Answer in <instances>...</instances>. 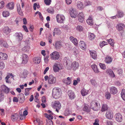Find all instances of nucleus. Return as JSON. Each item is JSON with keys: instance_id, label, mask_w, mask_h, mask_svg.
<instances>
[{"instance_id": "obj_41", "label": "nucleus", "mask_w": 125, "mask_h": 125, "mask_svg": "<svg viewBox=\"0 0 125 125\" xmlns=\"http://www.w3.org/2000/svg\"><path fill=\"white\" fill-rule=\"evenodd\" d=\"M2 15L4 17H7L10 15V13L8 11H5L3 12Z\"/></svg>"}, {"instance_id": "obj_52", "label": "nucleus", "mask_w": 125, "mask_h": 125, "mask_svg": "<svg viewBox=\"0 0 125 125\" xmlns=\"http://www.w3.org/2000/svg\"><path fill=\"white\" fill-rule=\"evenodd\" d=\"M76 29L78 31H83V27L81 25H78L76 27Z\"/></svg>"}, {"instance_id": "obj_13", "label": "nucleus", "mask_w": 125, "mask_h": 125, "mask_svg": "<svg viewBox=\"0 0 125 125\" xmlns=\"http://www.w3.org/2000/svg\"><path fill=\"white\" fill-rule=\"evenodd\" d=\"M69 98L71 100L74 99L75 97L74 93L72 90L69 91L68 92Z\"/></svg>"}, {"instance_id": "obj_8", "label": "nucleus", "mask_w": 125, "mask_h": 125, "mask_svg": "<svg viewBox=\"0 0 125 125\" xmlns=\"http://www.w3.org/2000/svg\"><path fill=\"white\" fill-rule=\"evenodd\" d=\"M115 118L116 120L118 122H121L122 120L123 117L121 114L118 113L116 114L115 116Z\"/></svg>"}, {"instance_id": "obj_62", "label": "nucleus", "mask_w": 125, "mask_h": 125, "mask_svg": "<svg viewBox=\"0 0 125 125\" xmlns=\"http://www.w3.org/2000/svg\"><path fill=\"white\" fill-rule=\"evenodd\" d=\"M4 6V2L3 1L0 2V9H2Z\"/></svg>"}, {"instance_id": "obj_61", "label": "nucleus", "mask_w": 125, "mask_h": 125, "mask_svg": "<svg viewBox=\"0 0 125 125\" xmlns=\"http://www.w3.org/2000/svg\"><path fill=\"white\" fill-rule=\"evenodd\" d=\"M90 82L91 83V84L93 86H95L96 84L95 81L94 80H90Z\"/></svg>"}, {"instance_id": "obj_45", "label": "nucleus", "mask_w": 125, "mask_h": 125, "mask_svg": "<svg viewBox=\"0 0 125 125\" xmlns=\"http://www.w3.org/2000/svg\"><path fill=\"white\" fill-rule=\"evenodd\" d=\"M44 115L45 117L49 120H52L53 118V116L51 115H48L47 114L45 113Z\"/></svg>"}, {"instance_id": "obj_44", "label": "nucleus", "mask_w": 125, "mask_h": 125, "mask_svg": "<svg viewBox=\"0 0 125 125\" xmlns=\"http://www.w3.org/2000/svg\"><path fill=\"white\" fill-rule=\"evenodd\" d=\"M108 108V107L107 105L106 104H103L102 108V112L106 110Z\"/></svg>"}, {"instance_id": "obj_6", "label": "nucleus", "mask_w": 125, "mask_h": 125, "mask_svg": "<svg viewBox=\"0 0 125 125\" xmlns=\"http://www.w3.org/2000/svg\"><path fill=\"white\" fill-rule=\"evenodd\" d=\"M56 19L58 22L62 23H63V21L65 20V17L62 14H57L56 16Z\"/></svg>"}, {"instance_id": "obj_36", "label": "nucleus", "mask_w": 125, "mask_h": 125, "mask_svg": "<svg viewBox=\"0 0 125 125\" xmlns=\"http://www.w3.org/2000/svg\"><path fill=\"white\" fill-rule=\"evenodd\" d=\"M17 10L19 14L21 15H23V13L21 10L20 5L19 4H18L17 5Z\"/></svg>"}, {"instance_id": "obj_43", "label": "nucleus", "mask_w": 125, "mask_h": 125, "mask_svg": "<svg viewBox=\"0 0 125 125\" xmlns=\"http://www.w3.org/2000/svg\"><path fill=\"white\" fill-rule=\"evenodd\" d=\"M107 41L109 43L112 47L114 46V42L113 40L110 39L109 40H107Z\"/></svg>"}, {"instance_id": "obj_29", "label": "nucleus", "mask_w": 125, "mask_h": 125, "mask_svg": "<svg viewBox=\"0 0 125 125\" xmlns=\"http://www.w3.org/2000/svg\"><path fill=\"white\" fill-rule=\"evenodd\" d=\"M18 115L17 114H14L11 115V118L13 121H15L18 119Z\"/></svg>"}, {"instance_id": "obj_35", "label": "nucleus", "mask_w": 125, "mask_h": 125, "mask_svg": "<svg viewBox=\"0 0 125 125\" xmlns=\"http://www.w3.org/2000/svg\"><path fill=\"white\" fill-rule=\"evenodd\" d=\"M73 54L76 57L78 56L79 53V51L78 50L75 48H74L72 50Z\"/></svg>"}, {"instance_id": "obj_19", "label": "nucleus", "mask_w": 125, "mask_h": 125, "mask_svg": "<svg viewBox=\"0 0 125 125\" xmlns=\"http://www.w3.org/2000/svg\"><path fill=\"white\" fill-rule=\"evenodd\" d=\"M69 39L75 46H77L78 44V40L76 38L72 36H70L69 38Z\"/></svg>"}, {"instance_id": "obj_48", "label": "nucleus", "mask_w": 125, "mask_h": 125, "mask_svg": "<svg viewBox=\"0 0 125 125\" xmlns=\"http://www.w3.org/2000/svg\"><path fill=\"white\" fill-rule=\"evenodd\" d=\"M111 95L110 93L107 92L105 93V96L107 99H109L111 97Z\"/></svg>"}, {"instance_id": "obj_21", "label": "nucleus", "mask_w": 125, "mask_h": 125, "mask_svg": "<svg viewBox=\"0 0 125 125\" xmlns=\"http://www.w3.org/2000/svg\"><path fill=\"white\" fill-rule=\"evenodd\" d=\"M62 82L65 84L67 85H69L71 83V78L68 77L67 79H64L62 80Z\"/></svg>"}, {"instance_id": "obj_31", "label": "nucleus", "mask_w": 125, "mask_h": 125, "mask_svg": "<svg viewBox=\"0 0 125 125\" xmlns=\"http://www.w3.org/2000/svg\"><path fill=\"white\" fill-rule=\"evenodd\" d=\"M112 59L110 57L107 56L105 59V62L107 64H110L111 63L112 61Z\"/></svg>"}, {"instance_id": "obj_12", "label": "nucleus", "mask_w": 125, "mask_h": 125, "mask_svg": "<svg viewBox=\"0 0 125 125\" xmlns=\"http://www.w3.org/2000/svg\"><path fill=\"white\" fill-rule=\"evenodd\" d=\"M28 55L25 54H23L22 55V63L24 64H26L28 62Z\"/></svg>"}, {"instance_id": "obj_15", "label": "nucleus", "mask_w": 125, "mask_h": 125, "mask_svg": "<svg viewBox=\"0 0 125 125\" xmlns=\"http://www.w3.org/2000/svg\"><path fill=\"white\" fill-rule=\"evenodd\" d=\"M77 7L79 9L82 10L84 7L83 3L80 1H77Z\"/></svg>"}, {"instance_id": "obj_23", "label": "nucleus", "mask_w": 125, "mask_h": 125, "mask_svg": "<svg viewBox=\"0 0 125 125\" xmlns=\"http://www.w3.org/2000/svg\"><path fill=\"white\" fill-rule=\"evenodd\" d=\"M110 92L111 94H114L117 93L118 91L116 88L114 86H112L110 88Z\"/></svg>"}, {"instance_id": "obj_28", "label": "nucleus", "mask_w": 125, "mask_h": 125, "mask_svg": "<svg viewBox=\"0 0 125 125\" xmlns=\"http://www.w3.org/2000/svg\"><path fill=\"white\" fill-rule=\"evenodd\" d=\"M54 46L56 49H60L62 46L61 43L59 41H57L56 42Z\"/></svg>"}, {"instance_id": "obj_55", "label": "nucleus", "mask_w": 125, "mask_h": 125, "mask_svg": "<svg viewBox=\"0 0 125 125\" xmlns=\"http://www.w3.org/2000/svg\"><path fill=\"white\" fill-rule=\"evenodd\" d=\"M51 0H44L45 3L47 5H49L51 4Z\"/></svg>"}, {"instance_id": "obj_32", "label": "nucleus", "mask_w": 125, "mask_h": 125, "mask_svg": "<svg viewBox=\"0 0 125 125\" xmlns=\"http://www.w3.org/2000/svg\"><path fill=\"white\" fill-rule=\"evenodd\" d=\"M81 93L83 96H85L87 95L88 93V91L84 88H83L81 91Z\"/></svg>"}, {"instance_id": "obj_58", "label": "nucleus", "mask_w": 125, "mask_h": 125, "mask_svg": "<svg viewBox=\"0 0 125 125\" xmlns=\"http://www.w3.org/2000/svg\"><path fill=\"white\" fill-rule=\"evenodd\" d=\"M49 57L48 55H46L45 56H44V60L45 62L46 63H47L48 62V58Z\"/></svg>"}, {"instance_id": "obj_46", "label": "nucleus", "mask_w": 125, "mask_h": 125, "mask_svg": "<svg viewBox=\"0 0 125 125\" xmlns=\"http://www.w3.org/2000/svg\"><path fill=\"white\" fill-rule=\"evenodd\" d=\"M31 89V88H26L25 90V95L27 96L30 94L29 91Z\"/></svg>"}, {"instance_id": "obj_64", "label": "nucleus", "mask_w": 125, "mask_h": 125, "mask_svg": "<svg viewBox=\"0 0 125 125\" xmlns=\"http://www.w3.org/2000/svg\"><path fill=\"white\" fill-rule=\"evenodd\" d=\"M107 125H113V122L111 121H108L107 122Z\"/></svg>"}, {"instance_id": "obj_25", "label": "nucleus", "mask_w": 125, "mask_h": 125, "mask_svg": "<svg viewBox=\"0 0 125 125\" xmlns=\"http://www.w3.org/2000/svg\"><path fill=\"white\" fill-rule=\"evenodd\" d=\"M60 66L59 64L55 63L53 66L54 71L55 72H58L60 70Z\"/></svg>"}, {"instance_id": "obj_16", "label": "nucleus", "mask_w": 125, "mask_h": 125, "mask_svg": "<svg viewBox=\"0 0 125 125\" xmlns=\"http://www.w3.org/2000/svg\"><path fill=\"white\" fill-rule=\"evenodd\" d=\"M61 33V31L60 29L58 28H54L53 31V36L54 37L55 34L59 35Z\"/></svg>"}, {"instance_id": "obj_5", "label": "nucleus", "mask_w": 125, "mask_h": 125, "mask_svg": "<svg viewBox=\"0 0 125 125\" xmlns=\"http://www.w3.org/2000/svg\"><path fill=\"white\" fill-rule=\"evenodd\" d=\"M50 56L51 59L54 60H58L60 56L59 52L56 51L53 52L50 54Z\"/></svg>"}, {"instance_id": "obj_14", "label": "nucleus", "mask_w": 125, "mask_h": 125, "mask_svg": "<svg viewBox=\"0 0 125 125\" xmlns=\"http://www.w3.org/2000/svg\"><path fill=\"white\" fill-rule=\"evenodd\" d=\"M125 27L123 24L120 23L117 24L116 27L118 31H121L123 30Z\"/></svg>"}, {"instance_id": "obj_42", "label": "nucleus", "mask_w": 125, "mask_h": 125, "mask_svg": "<svg viewBox=\"0 0 125 125\" xmlns=\"http://www.w3.org/2000/svg\"><path fill=\"white\" fill-rule=\"evenodd\" d=\"M83 110V111L88 112H89L90 111V109L88 107L87 105H85L84 106Z\"/></svg>"}, {"instance_id": "obj_22", "label": "nucleus", "mask_w": 125, "mask_h": 125, "mask_svg": "<svg viewBox=\"0 0 125 125\" xmlns=\"http://www.w3.org/2000/svg\"><path fill=\"white\" fill-rule=\"evenodd\" d=\"M90 52L91 56L94 59H95L97 58V54L96 51H90Z\"/></svg>"}, {"instance_id": "obj_60", "label": "nucleus", "mask_w": 125, "mask_h": 125, "mask_svg": "<svg viewBox=\"0 0 125 125\" xmlns=\"http://www.w3.org/2000/svg\"><path fill=\"white\" fill-rule=\"evenodd\" d=\"M36 121L38 123L39 125H42L43 124V122L39 119H36Z\"/></svg>"}, {"instance_id": "obj_40", "label": "nucleus", "mask_w": 125, "mask_h": 125, "mask_svg": "<svg viewBox=\"0 0 125 125\" xmlns=\"http://www.w3.org/2000/svg\"><path fill=\"white\" fill-rule=\"evenodd\" d=\"M30 49V47L27 45L23 48L22 49V50L24 52H28Z\"/></svg>"}, {"instance_id": "obj_24", "label": "nucleus", "mask_w": 125, "mask_h": 125, "mask_svg": "<svg viewBox=\"0 0 125 125\" xmlns=\"http://www.w3.org/2000/svg\"><path fill=\"white\" fill-rule=\"evenodd\" d=\"M14 4L13 2H9L6 6V8L10 10H13L14 8Z\"/></svg>"}, {"instance_id": "obj_26", "label": "nucleus", "mask_w": 125, "mask_h": 125, "mask_svg": "<svg viewBox=\"0 0 125 125\" xmlns=\"http://www.w3.org/2000/svg\"><path fill=\"white\" fill-rule=\"evenodd\" d=\"M8 58V56L6 53L0 52V59L1 60H6Z\"/></svg>"}, {"instance_id": "obj_7", "label": "nucleus", "mask_w": 125, "mask_h": 125, "mask_svg": "<svg viewBox=\"0 0 125 125\" xmlns=\"http://www.w3.org/2000/svg\"><path fill=\"white\" fill-rule=\"evenodd\" d=\"M70 13L71 17H72L75 18L78 14L76 9L71 8L70 10Z\"/></svg>"}, {"instance_id": "obj_56", "label": "nucleus", "mask_w": 125, "mask_h": 125, "mask_svg": "<svg viewBox=\"0 0 125 125\" xmlns=\"http://www.w3.org/2000/svg\"><path fill=\"white\" fill-rule=\"evenodd\" d=\"M99 65L101 68L102 69L104 70L106 68V67L105 65L104 64L100 63L99 64Z\"/></svg>"}, {"instance_id": "obj_9", "label": "nucleus", "mask_w": 125, "mask_h": 125, "mask_svg": "<svg viewBox=\"0 0 125 125\" xmlns=\"http://www.w3.org/2000/svg\"><path fill=\"white\" fill-rule=\"evenodd\" d=\"M124 15V14L123 12L121 10H118L116 16L111 17V18L112 19H115L116 18V16L118 18H121L123 17Z\"/></svg>"}, {"instance_id": "obj_50", "label": "nucleus", "mask_w": 125, "mask_h": 125, "mask_svg": "<svg viewBox=\"0 0 125 125\" xmlns=\"http://www.w3.org/2000/svg\"><path fill=\"white\" fill-rule=\"evenodd\" d=\"M84 7L85 6H89L91 4V2L88 0H85L84 1Z\"/></svg>"}, {"instance_id": "obj_53", "label": "nucleus", "mask_w": 125, "mask_h": 125, "mask_svg": "<svg viewBox=\"0 0 125 125\" xmlns=\"http://www.w3.org/2000/svg\"><path fill=\"white\" fill-rule=\"evenodd\" d=\"M28 73V72L27 71L25 70L24 71L23 73V77L26 78Z\"/></svg>"}, {"instance_id": "obj_63", "label": "nucleus", "mask_w": 125, "mask_h": 125, "mask_svg": "<svg viewBox=\"0 0 125 125\" xmlns=\"http://www.w3.org/2000/svg\"><path fill=\"white\" fill-rule=\"evenodd\" d=\"M99 120L98 119H95V122L93 123L94 125H99Z\"/></svg>"}, {"instance_id": "obj_2", "label": "nucleus", "mask_w": 125, "mask_h": 125, "mask_svg": "<svg viewBox=\"0 0 125 125\" xmlns=\"http://www.w3.org/2000/svg\"><path fill=\"white\" fill-rule=\"evenodd\" d=\"M45 81H48V83L49 84H53L55 83L56 82V79L55 77L52 75H50L48 76L46 75L44 77Z\"/></svg>"}, {"instance_id": "obj_17", "label": "nucleus", "mask_w": 125, "mask_h": 125, "mask_svg": "<svg viewBox=\"0 0 125 125\" xmlns=\"http://www.w3.org/2000/svg\"><path fill=\"white\" fill-rule=\"evenodd\" d=\"M52 107L54 108H57L58 109H60L61 107V105L59 101H55L52 105Z\"/></svg>"}, {"instance_id": "obj_54", "label": "nucleus", "mask_w": 125, "mask_h": 125, "mask_svg": "<svg viewBox=\"0 0 125 125\" xmlns=\"http://www.w3.org/2000/svg\"><path fill=\"white\" fill-rule=\"evenodd\" d=\"M11 77V78H12L13 79H14L13 78V75L12 74V73H8V74L6 77H5V79H9L10 78V77Z\"/></svg>"}, {"instance_id": "obj_38", "label": "nucleus", "mask_w": 125, "mask_h": 125, "mask_svg": "<svg viewBox=\"0 0 125 125\" xmlns=\"http://www.w3.org/2000/svg\"><path fill=\"white\" fill-rule=\"evenodd\" d=\"M86 22L89 25L91 26L92 25H93V19L91 17H90L87 20Z\"/></svg>"}, {"instance_id": "obj_10", "label": "nucleus", "mask_w": 125, "mask_h": 125, "mask_svg": "<svg viewBox=\"0 0 125 125\" xmlns=\"http://www.w3.org/2000/svg\"><path fill=\"white\" fill-rule=\"evenodd\" d=\"M113 113L112 112L110 111H108L105 114L106 118L109 119H111L113 118Z\"/></svg>"}, {"instance_id": "obj_49", "label": "nucleus", "mask_w": 125, "mask_h": 125, "mask_svg": "<svg viewBox=\"0 0 125 125\" xmlns=\"http://www.w3.org/2000/svg\"><path fill=\"white\" fill-rule=\"evenodd\" d=\"M5 66V65L4 62L0 60V69H3Z\"/></svg>"}, {"instance_id": "obj_51", "label": "nucleus", "mask_w": 125, "mask_h": 125, "mask_svg": "<svg viewBox=\"0 0 125 125\" xmlns=\"http://www.w3.org/2000/svg\"><path fill=\"white\" fill-rule=\"evenodd\" d=\"M107 43L105 41H103L102 42H100V45L101 48H102L105 45L107 44Z\"/></svg>"}, {"instance_id": "obj_11", "label": "nucleus", "mask_w": 125, "mask_h": 125, "mask_svg": "<svg viewBox=\"0 0 125 125\" xmlns=\"http://www.w3.org/2000/svg\"><path fill=\"white\" fill-rule=\"evenodd\" d=\"M15 36L16 39L18 41H21L22 39L23 35L20 32L15 33Z\"/></svg>"}, {"instance_id": "obj_59", "label": "nucleus", "mask_w": 125, "mask_h": 125, "mask_svg": "<svg viewBox=\"0 0 125 125\" xmlns=\"http://www.w3.org/2000/svg\"><path fill=\"white\" fill-rule=\"evenodd\" d=\"M46 125H53V122L51 120H49L46 121Z\"/></svg>"}, {"instance_id": "obj_47", "label": "nucleus", "mask_w": 125, "mask_h": 125, "mask_svg": "<svg viewBox=\"0 0 125 125\" xmlns=\"http://www.w3.org/2000/svg\"><path fill=\"white\" fill-rule=\"evenodd\" d=\"M89 38L90 40H93L95 37V35L94 34L91 33H89Z\"/></svg>"}, {"instance_id": "obj_57", "label": "nucleus", "mask_w": 125, "mask_h": 125, "mask_svg": "<svg viewBox=\"0 0 125 125\" xmlns=\"http://www.w3.org/2000/svg\"><path fill=\"white\" fill-rule=\"evenodd\" d=\"M2 43V45L3 47L5 48H7L8 47V45L7 43L5 42H0V43Z\"/></svg>"}, {"instance_id": "obj_4", "label": "nucleus", "mask_w": 125, "mask_h": 125, "mask_svg": "<svg viewBox=\"0 0 125 125\" xmlns=\"http://www.w3.org/2000/svg\"><path fill=\"white\" fill-rule=\"evenodd\" d=\"M90 108L93 110L96 111L100 109V106L98 101H93L90 103Z\"/></svg>"}, {"instance_id": "obj_37", "label": "nucleus", "mask_w": 125, "mask_h": 125, "mask_svg": "<svg viewBox=\"0 0 125 125\" xmlns=\"http://www.w3.org/2000/svg\"><path fill=\"white\" fill-rule=\"evenodd\" d=\"M81 48L83 49L84 50L86 48V46L84 42L83 41H81L79 42Z\"/></svg>"}, {"instance_id": "obj_39", "label": "nucleus", "mask_w": 125, "mask_h": 125, "mask_svg": "<svg viewBox=\"0 0 125 125\" xmlns=\"http://www.w3.org/2000/svg\"><path fill=\"white\" fill-rule=\"evenodd\" d=\"M121 97L125 101V90L123 89L122 90L121 93Z\"/></svg>"}, {"instance_id": "obj_1", "label": "nucleus", "mask_w": 125, "mask_h": 125, "mask_svg": "<svg viewBox=\"0 0 125 125\" xmlns=\"http://www.w3.org/2000/svg\"><path fill=\"white\" fill-rule=\"evenodd\" d=\"M63 62H64V64L66 65L69 69L72 68L73 70L75 71L78 68L79 66V64L78 62L74 61L72 63L71 61L66 57L63 59Z\"/></svg>"}, {"instance_id": "obj_18", "label": "nucleus", "mask_w": 125, "mask_h": 125, "mask_svg": "<svg viewBox=\"0 0 125 125\" xmlns=\"http://www.w3.org/2000/svg\"><path fill=\"white\" fill-rule=\"evenodd\" d=\"M1 88L2 91L5 93H8L10 89L4 85H2Z\"/></svg>"}, {"instance_id": "obj_20", "label": "nucleus", "mask_w": 125, "mask_h": 125, "mask_svg": "<svg viewBox=\"0 0 125 125\" xmlns=\"http://www.w3.org/2000/svg\"><path fill=\"white\" fill-rule=\"evenodd\" d=\"M78 17L79 21L80 22H83L84 19V14L82 12L79 13Z\"/></svg>"}, {"instance_id": "obj_30", "label": "nucleus", "mask_w": 125, "mask_h": 125, "mask_svg": "<svg viewBox=\"0 0 125 125\" xmlns=\"http://www.w3.org/2000/svg\"><path fill=\"white\" fill-rule=\"evenodd\" d=\"M41 60V58L40 57H35L33 59V62L36 64H39Z\"/></svg>"}, {"instance_id": "obj_3", "label": "nucleus", "mask_w": 125, "mask_h": 125, "mask_svg": "<svg viewBox=\"0 0 125 125\" xmlns=\"http://www.w3.org/2000/svg\"><path fill=\"white\" fill-rule=\"evenodd\" d=\"M61 94V89L58 88H54L52 91L53 97L55 99H57L60 97Z\"/></svg>"}, {"instance_id": "obj_27", "label": "nucleus", "mask_w": 125, "mask_h": 125, "mask_svg": "<svg viewBox=\"0 0 125 125\" xmlns=\"http://www.w3.org/2000/svg\"><path fill=\"white\" fill-rule=\"evenodd\" d=\"M11 30L8 26L4 27L3 29V32L5 34H7L10 32Z\"/></svg>"}, {"instance_id": "obj_34", "label": "nucleus", "mask_w": 125, "mask_h": 125, "mask_svg": "<svg viewBox=\"0 0 125 125\" xmlns=\"http://www.w3.org/2000/svg\"><path fill=\"white\" fill-rule=\"evenodd\" d=\"M91 67L95 73H98L99 72L97 66L93 64L91 65Z\"/></svg>"}, {"instance_id": "obj_33", "label": "nucleus", "mask_w": 125, "mask_h": 125, "mask_svg": "<svg viewBox=\"0 0 125 125\" xmlns=\"http://www.w3.org/2000/svg\"><path fill=\"white\" fill-rule=\"evenodd\" d=\"M106 73L112 77H114L115 75L112 70L110 69L107 70Z\"/></svg>"}]
</instances>
